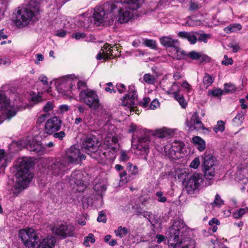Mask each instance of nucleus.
Returning <instances> with one entry per match:
<instances>
[{
    "mask_svg": "<svg viewBox=\"0 0 248 248\" xmlns=\"http://www.w3.org/2000/svg\"><path fill=\"white\" fill-rule=\"evenodd\" d=\"M189 232L183 220H174L167 231L169 244L173 248H195V241L188 237Z\"/></svg>",
    "mask_w": 248,
    "mask_h": 248,
    "instance_id": "f257e3e1",
    "label": "nucleus"
},
{
    "mask_svg": "<svg viewBox=\"0 0 248 248\" xmlns=\"http://www.w3.org/2000/svg\"><path fill=\"white\" fill-rule=\"evenodd\" d=\"M40 5L39 0H31L27 5L18 7L13 13V21L19 28L27 26L37 18L40 12Z\"/></svg>",
    "mask_w": 248,
    "mask_h": 248,
    "instance_id": "f03ea898",
    "label": "nucleus"
},
{
    "mask_svg": "<svg viewBox=\"0 0 248 248\" xmlns=\"http://www.w3.org/2000/svg\"><path fill=\"white\" fill-rule=\"evenodd\" d=\"M19 237L27 248H54L56 239L52 236L40 238L32 228H26L19 232Z\"/></svg>",
    "mask_w": 248,
    "mask_h": 248,
    "instance_id": "7ed1b4c3",
    "label": "nucleus"
},
{
    "mask_svg": "<svg viewBox=\"0 0 248 248\" xmlns=\"http://www.w3.org/2000/svg\"><path fill=\"white\" fill-rule=\"evenodd\" d=\"M175 129H169L166 127L156 129L155 131H149L147 129L142 130L145 136L139 138V143L135 148V153L137 155H144V158L146 159L149 152V148L152 145L150 135H153L158 138H163L168 137H172L174 134Z\"/></svg>",
    "mask_w": 248,
    "mask_h": 248,
    "instance_id": "20e7f679",
    "label": "nucleus"
},
{
    "mask_svg": "<svg viewBox=\"0 0 248 248\" xmlns=\"http://www.w3.org/2000/svg\"><path fill=\"white\" fill-rule=\"evenodd\" d=\"M33 166V162L28 158H19L14 165L16 169V187L19 190L26 188L33 178L30 168Z\"/></svg>",
    "mask_w": 248,
    "mask_h": 248,
    "instance_id": "39448f33",
    "label": "nucleus"
},
{
    "mask_svg": "<svg viewBox=\"0 0 248 248\" xmlns=\"http://www.w3.org/2000/svg\"><path fill=\"white\" fill-rule=\"evenodd\" d=\"M128 2V0L115 1L111 4L109 7L110 10L109 15H113V14L117 13L116 19L121 24L127 23L133 17L134 13L130 9L134 10Z\"/></svg>",
    "mask_w": 248,
    "mask_h": 248,
    "instance_id": "423d86ee",
    "label": "nucleus"
},
{
    "mask_svg": "<svg viewBox=\"0 0 248 248\" xmlns=\"http://www.w3.org/2000/svg\"><path fill=\"white\" fill-rule=\"evenodd\" d=\"M97 138L93 135L87 136L83 141L82 148L91 156L97 160L103 159L107 157V152H103Z\"/></svg>",
    "mask_w": 248,
    "mask_h": 248,
    "instance_id": "0eeeda50",
    "label": "nucleus"
},
{
    "mask_svg": "<svg viewBox=\"0 0 248 248\" xmlns=\"http://www.w3.org/2000/svg\"><path fill=\"white\" fill-rule=\"evenodd\" d=\"M77 83V88L81 90L86 87V83L78 79L74 75L63 77L57 80L56 86L59 93L68 95L72 93L73 87Z\"/></svg>",
    "mask_w": 248,
    "mask_h": 248,
    "instance_id": "6e6552de",
    "label": "nucleus"
},
{
    "mask_svg": "<svg viewBox=\"0 0 248 248\" xmlns=\"http://www.w3.org/2000/svg\"><path fill=\"white\" fill-rule=\"evenodd\" d=\"M203 161L202 163V169L204 172L205 177L211 180L215 176L216 171L217 167V162L216 157L209 152L206 151L202 155Z\"/></svg>",
    "mask_w": 248,
    "mask_h": 248,
    "instance_id": "1a4fd4ad",
    "label": "nucleus"
},
{
    "mask_svg": "<svg viewBox=\"0 0 248 248\" xmlns=\"http://www.w3.org/2000/svg\"><path fill=\"white\" fill-rule=\"evenodd\" d=\"M17 111V107L11 104L5 92L0 90V118L10 119Z\"/></svg>",
    "mask_w": 248,
    "mask_h": 248,
    "instance_id": "9d476101",
    "label": "nucleus"
},
{
    "mask_svg": "<svg viewBox=\"0 0 248 248\" xmlns=\"http://www.w3.org/2000/svg\"><path fill=\"white\" fill-rule=\"evenodd\" d=\"M79 97L81 101L91 109L96 110L100 106L98 96L93 90L89 89L83 90L80 92Z\"/></svg>",
    "mask_w": 248,
    "mask_h": 248,
    "instance_id": "9b49d317",
    "label": "nucleus"
},
{
    "mask_svg": "<svg viewBox=\"0 0 248 248\" xmlns=\"http://www.w3.org/2000/svg\"><path fill=\"white\" fill-rule=\"evenodd\" d=\"M85 158V155L81 153L77 145H73L66 151L65 159L67 164H78Z\"/></svg>",
    "mask_w": 248,
    "mask_h": 248,
    "instance_id": "f8f14e48",
    "label": "nucleus"
},
{
    "mask_svg": "<svg viewBox=\"0 0 248 248\" xmlns=\"http://www.w3.org/2000/svg\"><path fill=\"white\" fill-rule=\"evenodd\" d=\"M127 92L122 99L121 103L123 106L129 108L130 111H134V108L138 104V95L135 86L132 84L129 86Z\"/></svg>",
    "mask_w": 248,
    "mask_h": 248,
    "instance_id": "ddd939ff",
    "label": "nucleus"
},
{
    "mask_svg": "<svg viewBox=\"0 0 248 248\" xmlns=\"http://www.w3.org/2000/svg\"><path fill=\"white\" fill-rule=\"evenodd\" d=\"M69 183L74 191L83 192L87 188V185L82 180V174L79 171L72 172L69 178Z\"/></svg>",
    "mask_w": 248,
    "mask_h": 248,
    "instance_id": "4468645a",
    "label": "nucleus"
},
{
    "mask_svg": "<svg viewBox=\"0 0 248 248\" xmlns=\"http://www.w3.org/2000/svg\"><path fill=\"white\" fill-rule=\"evenodd\" d=\"M203 181L201 173H195L191 175L186 182V189L187 192L191 194L198 189Z\"/></svg>",
    "mask_w": 248,
    "mask_h": 248,
    "instance_id": "2eb2a0df",
    "label": "nucleus"
},
{
    "mask_svg": "<svg viewBox=\"0 0 248 248\" xmlns=\"http://www.w3.org/2000/svg\"><path fill=\"white\" fill-rule=\"evenodd\" d=\"M184 144L180 141H174L164 146V151L173 159H178L184 148Z\"/></svg>",
    "mask_w": 248,
    "mask_h": 248,
    "instance_id": "dca6fc26",
    "label": "nucleus"
},
{
    "mask_svg": "<svg viewBox=\"0 0 248 248\" xmlns=\"http://www.w3.org/2000/svg\"><path fill=\"white\" fill-rule=\"evenodd\" d=\"M112 16L110 15V16L109 13L105 11L103 7L96 6L94 8L93 16L94 24L97 26H99L107 20L110 22V20H112Z\"/></svg>",
    "mask_w": 248,
    "mask_h": 248,
    "instance_id": "f3484780",
    "label": "nucleus"
},
{
    "mask_svg": "<svg viewBox=\"0 0 248 248\" xmlns=\"http://www.w3.org/2000/svg\"><path fill=\"white\" fill-rule=\"evenodd\" d=\"M118 139L113 134L108 133L105 138L104 141V148L106 150L112 153H116L119 148V144L118 142Z\"/></svg>",
    "mask_w": 248,
    "mask_h": 248,
    "instance_id": "a211bd4d",
    "label": "nucleus"
},
{
    "mask_svg": "<svg viewBox=\"0 0 248 248\" xmlns=\"http://www.w3.org/2000/svg\"><path fill=\"white\" fill-rule=\"evenodd\" d=\"M18 144L21 148H25L31 152L39 153L42 150L41 143L34 139H26L18 142Z\"/></svg>",
    "mask_w": 248,
    "mask_h": 248,
    "instance_id": "6ab92c4d",
    "label": "nucleus"
},
{
    "mask_svg": "<svg viewBox=\"0 0 248 248\" xmlns=\"http://www.w3.org/2000/svg\"><path fill=\"white\" fill-rule=\"evenodd\" d=\"M62 125V121L59 117L54 116L48 119L45 124L46 132L48 134H52L58 131Z\"/></svg>",
    "mask_w": 248,
    "mask_h": 248,
    "instance_id": "aec40b11",
    "label": "nucleus"
},
{
    "mask_svg": "<svg viewBox=\"0 0 248 248\" xmlns=\"http://www.w3.org/2000/svg\"><path fill=\"white\" fill-rule=\"evenodd\" d=\"M67 163L61 158L55 159L48 167V170L54 175H58L65 171Z\"/></svg>",
    "mask_w": 248,
    "mask_h": 248,
    "instance_id": "412c9836",
    "label": "nucleus"
},
{
    "mask_svg": "<svg viewBox=\"0 0 248 248\" xmlns=\"http://www.w3.org/2000/svg\"><path fill=\"white\" fill-rule=\"evenodd\" d=\"M54 230L57 235L65 237L72 235L75 227L72 224H61L55 227Z\"/></svg>",
    "mask_w": 248,
    "mask_h": 248,
    "instance_id": "4be33fe9",
    "label": "nucleus"
},
{
    "mask_svg": "<svg viewBox=\"0 0 248 248\" xmlns=\"http://www.w3.org/2000/svg\"><path fill=\"white\" fill-rule=\"evenodd\" d=\"M186 124L191 130L203 129V124L201 121L199 117V115L197 112H195L191 117L190 120L189 121L187 120Z\"/></svg>",
    "mask_w": 248,
    "mask_h": 248,
    "instance_id": "5701e85b",
    "label": "nucleus"
},
{
    "mask_svg": "<svg viewBox=\"0 0 248 248\" xmlns=\"http://www.w3.org/2000/svg\"><path fill=\"white\" fill-rule=\"evenodd\" d=\"M161 44L166 47H170V50L176 45H179L178 40L173 38L171 36H164L159 39Z\"/></svg>",
    "mask_w": 248,
    "mask_h": 248,
    "instance_id": "b1692460",
    "label": "nucleus"
},
{
    "mask_svg": "<svg viewBox=\"0 0 248 248\" xmlns=\"http://www.w3.org/2000/svg\"><path fill=\"white\" fill-rule=\"evenodd\" d=\"M169 52L173 58H176L177 59L182 60L186 59L187 53L180 48L179 45H176L174 47H172V49L170 50Z\"/></svg>",
    "mask_w": 248,
    "mask_h": 248,
    "instance_id": "393cba45",
    "label": "nucleus"
},
{
    "mask_svg": "<svg viewBox=\"0 0 248 248\" xmlns=\"http://www.w3.org/2000/svg\"><path fill=\"white\" fill-rule=\"evenodd\" d=\"M186 58H189L193 60H200L202 62L209 61V57L195 51H191L187 53Z\"/></svg>",
    "mask_w": 248,
    "mask_h": 248,
    "instance_id": "a878e982",
    "label": "nucleus"
},
{
    "mask_svg": "<svg viewBox=\"0 0 248 248\" xmlns=\"http://www.w3.org/2000/svg\"><path fill=\"white\" fill-rule=\"evenodd\" d=\"M236 174L240 179H246L248 181V164L244 163L239 166Z\"/></svg>",
    "mask_w": 248,
    "mask_h": 248,
    "instance_id": "bb28decb",
    "label": "nucleus"
},
{
    "mask_svg": "<svg viewBox=\"0 0 248 248\" xmlns=\"http://www.w3.org/2000/svg\"><path fill=\"white\" fill-rule=\"evenodd\" d=\"M178 35L183 39H186L191 44H195L197 41L196 36L191 32L180 31Z\"/></svg>",
    "mask_w": 248,
    "mask_h": 248,
    "instance_id": "cd10ccee",
    "label": "nucleus"
},
{
    "mask_svg": "<svg viewBox=\"0 0 248 248\" xmlns=\"http://www.w3.org/2000/svg\"><path fill=\"white\" fill-rule=\"evenodd\" d=\"M192 141L197 148L200 152L203 151L205 149L206 144L205 141L199 136H195L193 138Z\"/></svg>",
    "mask_w": 248,
    "mask_h": 248,
    "instance_id": "c85d7f7f",
    "label": "nucleus"
},
{
    "mask_svg": "<svg viewBox=\"0 0 248 248\" xmlns=\"http://www.w3.org/2000/svg\"><path fill=\"white\" fill-rule=\"evenodd\" d=\"M126 170L131 179H134L139 174L138 168L136 165H133L131 163L128 162L126 166Z\"/></svg>",
    "mask_w": 248,
    "mask_h": 248,
    "instance_id": "c756f323",
    "label": "nucleus"
},
{
    "mask_svg": "<svg viewBox=\"0 0 248 248\" xmlns=\"http://www.w3.org/2000/svg\"><path fill=\"white\" fill-rule=\"evenodd\" d=\"M130 232V230L125 227L119 226L114 230L115 235L121 238L126 236Z\"/></svg>",
    "mask_w": 248,
    "mask_h": 248,
    "instance_id": "7c9ffc66",
    "label": "nucleus"
},
{
    "mask_svg": "<svg viewBox=\"0 0 248 248\" xmlns=\"http://www.w3.org/2000/svg\"><path fill=\"white\" fill-rule=\"evenodd\" d=\"M72 37L76 40L85 39V41L87 42H93L94 40V37L93 35L90 34L89 36H87L85 33L79 32L73 34Z\"/></svg>",
    "mask_w": 248,
    "mask_h": 248,
    "instance_id": "2f4dec72",
    "label": "nucleus"
},
{
    "mask_svg": "<svg viewBox=\"0 0 248 248\" xmlns=\"http://www.w3.org/2000/svg\"><path fill=\"white\" fill-rule=\"evenodd\" d=\"M246 114L245 111H241L239 112L233 119L232 123L235 126H239L242 124Z\"/></svg>",
    "mask_w": 248,
    "mask_h": 248,
    "instance_id": "473e14b6",
    "label": "nucleus"
},
{
    "mask_svg": "<svg viewBox=\"0 0 248 248\" xmlns=\"http://www.w3.org/2000/svg\"><path fill=\"white\" fill-rule=\"evenodd\" d=\"M140 214L147 218L152 225H155L157 223L155 216L151 212L144 211L140 212Z\"/></svg>",
    "mask_w": 248,
    "mask_h": 248,
    "instance_id": "72a5a7b5",
    "label": "nucleus"
},
{
    "mask_svg": "<svg viewBox=\"0 0 248 248\" xmlns=\"http://www.w3.org/2000/svg\"><path fill=\"white\" fill-rule=\"evenodd\" d=\"M146 129H144V130H145ZM142 130H143V129H142V128H138L137 129V125L133 124V123H132L130 126H129V129H128V132L129 133H132L133 132H135L137 130V133L139 135L138 136V139H139V137H140L141 136H145V135L144 134V133L143 132H141L142 131ZM139 143V140H138V143L137 144H138ZM138 144L137 145H135L136 146V147H137Z\"/></svg>",
    "mask_w": 248,
    "mask_h": 248,
    "instance_id": "f704fd0d",
    "label": "nucleus"
},
{
    "mask_svg": "<svg viewBox=\"0 0 248 248\" xmlns=\"http://www.w3.org/2000/svg\"><path fill=\"white\" fill-rule=\"evenodd\" d=\"M104 49H106L107 51H109L111 56H116L119 55V46L116 44L112 46H110L108 45H105Z\"/></svg>",
    "mask_w": 248,
    "mask_h": 248,
    "instance_id": "c9c22d12",
    "label": "nucleus"
},
{
    "mask_svg": "<svg viewBox=\"0 0 248 248\" xmlns=\"http://www.w3.org/2000/svg\"><path fill=\"white\" fill-rule=\"evenodd\" d=\"M242 28L241 25L239 24H234L231 25L224 28V31L227 33H230L232 32H236L240 31Z\"/></svg>",
    "mask_w": 248,
    "mask_h": 248,
    "instance_id": "e433bc0d",
    "label": "nucleus"
},
{
    "mask_svg": "<svg viewBox=\"0 0 248 248\" xmlns=\"http://www.w3.org/2000/svg\"><path fill=\"white\" fill-rule=\"evenodd\" d=\"M214 81V78L209 74L206 73L203 78V85L207 89L213 83Z\"/></svg>",
    "mask_w": 248,
    "mask_h": 248,
    "instance_id": "4c0bfd02",
    "label": "nucleus"
},
{
    "mask_svg": "<svg viewBox=\"0 0 248 248\" xmlns=\"http://www.w3.org/2000/svg\"><path fill=\"white\" fill-rule=\"evenodd\" d=\"M119 176L120 178V183L121 185L125 184L128 182L132 180L128 175V174L124 170L119 173Z\"/></svg>",
    "mask_w": 248,
    "mask_h": 248,
    "instance_id": "58836bf2",
    "label": "nucleus"
},
{
    "mask_svg": "<svg viewBox=\"0 0 248 248\" xmlns=\"http://www.w3.org/2000/svg\"><path fill=\"white\" fill-rule=\"evenodd\" d=\"M225 130V122L222 120L218 121L217 124L213 127V130L215 132H222Z\"/></svg>",
    "mask_w": 248,
    "mask_h": 248,
    "instance_id": "ea45409f",
    "label": "nucleus"
},
{
    "mask_svg": "<svg viewBox=\"0 0 248 248\" xmlns=\"http://www.w3.org/2000/svg\"><path fill=\"white\" fill-rule=\"evenodd\" d=\"M174 97L179 102V104L183 108L186 107L187 103L183 95L179 93H175Z\"/></svg>",
    "mask_w": 248,
    "mask_h": 248,
    "instance_id": "a19ab883",
    "label": "nucleus"
},
{
    "mask_svg": "<svg viewBox=\"0 0 248 248\" xmlns=\"http://www.w3.org/2000/svg\"><path fill=\"white\" fill-rule=\"evenodd\" d=\"M143 80L148 84H154L156 81L155 77L150 74H145L143 76Z\"/></svg>",
    "mask_w": 248,
    "mask_h": 248,
    "instance_id": "79ce46f5",
    "label": "nucleus"
},
{
    "mask_svg": "<svg viewBox=\"0 0 248 248\" xmlns=\"http://www.w3.org/2000/svg\"><path fill=\"white\" fill-rule=\"evenodd\" d=\"M143 1L144 0H128V3L133 10H137L142 4Z\"/></svg>",
    "mask_w": 248,
    "mask_h": 248,
    "instance_id": "37998d69",
    "label": "nucleus"
},
{
    "mask_svg": "<svg viewBox=\"0 0 248 248\" xmlns=\"http://www.w3.org/2000/svg\"><path fill=\"white\" fill-rule=\"evenodd\" d=\"M99 110L98 111V115L102 117L103 119H108L110 114L108 110L103 107H99Z\"/></svg>",
    "mask_w": 248,
    "mask_h": 248,
    "instance_id": "c03bdc74",
    "label": "nucleus"
},
{
    "mask_svg": "<svg viewBox=\"0 0 248 248\" xmlns=\"http://www.w3.org/2000/svg\"><path fill=\"white\" fill-rule=\"evenodd\" d=\"M248 212V208H241L236 211L233 214V217L235 218H241L244 215Z\"/></svg>",
    "mask_w": 248,
    "mask_h": 248,
    "instance_id": "a18cd8bd",
    "label": "nucleus"
},
{
    "mask_svg": "<svg viewBox=\"0 0 248 248\" xmlns=\"http://www.w3.org/2000/svg\"><path fill=\"white\" fill-rule=\"evenodd\" d=\"M224 90L225 93H234L236 91V88L234 84L229 83L224 84Z\"/></svg>",
    "mask_w": 248,
    "mask_h": 248,
    "instance_id": "49530a36",
    "label": "nucleus"
},
{
    "mask_svg": "<svg viewBox=\"0 0 248 248\" xmlns=\"http://www.w3.org/2000/svg\"><path fill=\"white\" fill-rule=\"evenodd\" d=\"M95 241L94 235L93 233H89L87 236L84 237L83 244L86 246H90V242L93 243Z\"/></svg>",
    "mask_w": 248,
    "mask_h": 248,
    "instance_id": "de8ad7c7",
    "label": "nucleus"
},
{
    "mask_svg": "<svg viewBox=\"0 0 248 248\" xmlns=\"http://www.w3.org/2000/svg\"><path fill=\"white\" fill-rule=\"evenodd\" d=\"M179 86L177 82H173L170 88L167 92L168 94H173L174 96L175 93H179Z\"/></svg>",
    "mask_w": 248,
    "mask_h": 248,
    "instance_id": "09e8293b",
    "label": "nucleus"
},
{
    "mask_svg": "<svg viewBox=\"0 0 248 248\" xmlns=\"http://www.w3.org/2000/svg\"><path fill=\"white\" fill-rule=\"evenodd\" d=\"M223 93V91L219 88H216L208 91V94L212 96L218 97Z\"/></svg>",
    "mask_w": 248,
    "mask_h": 248,
    "instance_id": "8fccbe9b",
    "label": "nucleus"
},
{
    "mask_svg": "<svg viewBox=\"0 0 248 248\" xmlns=\"http://www.w3.org/2000/svg\"><path fill=\"white\" fill-rule=\"evenodd\" d=\"M224 204V201L221 199L220 196L217 194L215 196V198L212 205L215 206H220L221 205Z\"/></svg>",
    "mask_w": 248,
    "mask_h": 248,
    "instance_id": "3c124183",
    "label": "nucleus"
},
{
    "mask_svg": "<svg viewBox=\"0 0 248 248\" xmlns=\"http://www.w3.org/2000/svg\"><path fill=\"white\" fill-rule=\"evenodd\" d=\"M116 92L117 91L120 93H124L126 91V88L125 86L120 83H118L115 86Z\"/></svg>",
    "mask_w": 248,
    "mask_h": 248,
    "instance_id": "603ef678",
    "label": "nucleus"
},
{
    "mask_svg": "<svg viewBox=\"0 0 248 248\" xmlns=\"http://www.w3.org/2000/svg\"><path fill=\"white\" fill-rule=\"evenodd\" d=\"M144 43L146 46L149 47L152 49H155L156 47V44L155 42L153 40L145 39Z\"/></svg>",
    "mask_w": 248,
    "mask_h": 248,
    "instance_id": "864d4df0",
    "label": "nucleus"
},
{
    "mask_svg": "<svg viewBox=\"0 0 248 248\" xmlns=\"http://www.w3.org/2000/svg\"><path fill=\"white\" fill-rule=\"evenodd\" d=\"M106 85L107 87L105 88V91L106 92H109L110 93H116V90L115 89V87L113 85L112 82H108L106 84Z\"/></svg>",
    "mask_w": 248,
    "mask_h": 248,
    "instance_id": "5fc2aeb1",
    "label": "nucleus"
},
{
    "mask_svg": "<svg viewBox=\"0 0 248 248\" xmlns=\"http://www.w3.org/2000/svg\"><path fill=\"white\" fill-rule=\"evenodd\" d=\"M163 194L162 191H158L156 193L155 196L157 198V200L158 202H165L167 201V198L163 196Z\"/></svg>",
    "mask_w": 248,
    "mask_h": 248,
    "instance_id": "6e6d98bb",
    "label": "nucleus"
},
{
    "mask_svg": "<svg viewBox=\"0 0 248 248\" xmlns=\"http://www.w3.org/2000/svg\"><path fill=\"white\" fill-rule=\"evenodd\" d=\"M201 5L194 1H191L189 3V10L190 11H196L201 8Z\"/></svg>",
    "mask_w": 248,
    "mask_h": 248,
    "instance_id": "4d7b16f0",
    "label": "nucleus"
},
{
    "mask_svg": "<svg viewBox=\"0 0 248 248\" xmlns=\"http://www.w3.org/2000/svg\"><path fill=\"white\" fill-rule=\"evenodd\" d=\"M54 107L53 103L51 102H48L43 107V110L45 112H49L51 111Z\"/></svg>",
    "mask_w": 248,
    "mask_h": 248,
    "instance_id": "13d9d810",
    "label": "nucleus"
},
{
    "mask_svg": "<svg viewBox=\"0 0 248 248\" xmlns=\"http://www.w3.org/2000/svg\"><path fill=\"white\" fill-rule=\"evenodd\" d=\"M200 164V159L198 157H196L191 162L190 167L193 169H197Z\"/></svg>",
    "mask_w": 248,
    "mask_h": 248,
    "instance_id": "bf43d9fd",
    "label": "nucleus"
},
{
    "mask_svg": "<svg viewBox=\"0 0 248 248\" xmlns=\"http://www.w3.org/2000/svg\"><path fill=\"white\" fill-rule=\"evenodd\" d=\"M97 220L99 222L105 223L107 221V218L105 214L103 211L99 213V216L97 218Z\"/></svg>",
    "mask_w": 248,
    "mask_h": 248,
    "instance_id": "052dcab7",
    "label": "nucleus"
},
{
    "mask_svg": "<svg viewBox=\"0 0 248 248\" xmlns=\"http://www.w3.org/2000/svg\"><path fill=\"white\" fill-rule=\"evenodd\" d=\"M210 35L208 34H201L200 37L197 39L199 42H203L206 43L208 41V39L210 38Z\"/></svg>",
    "mask_w": 248,
    "mask_h": 248,
    "instance_id": "680f3d73",
    "label": "nucleus"
},
{
    "mask_svg": "<svg viewBox=\"0 0 248 248\" xmlns=\"http://www.w3.org/2000/svg\"><path fill=\"white\" fill-rule=\"evenodd\" d=\"M129 156L128 155V153L126 151H123L121 152V155L120 156V160L121 161H126L128 160L129 159Z\"/></svg>",
    "mask_w": 248,
    "mask_h": 248,
    "instance_id": "e2e57ef3",
    "label": "nucleus"
},
{
    "mask_svg": "<svg viewBox=\"0 0 248 248\" xmlns=\"http://www.w3.org/2000/svg\"><path fill=\"white\" fill-rule=\"evenodd\" d=\"M213 244V248H228L225 245L217 241H211Z\"/></svg>",
    "mask_w": 248,
    "mask_h": 248,
    "instance_id": "0e129e2a",
    "label": "nucleus"
},
{
    "mask_svg": "<svg viewBox=\"0 0 248 248\" xmlns=\"http://www.w3.org/2000/svg\"><path fill=\"white\" fill-rule=\"evenodd\" d=\"M159 103L158 101L155 99H154L150 105V108L151 109H155L159 106Z\"/></svg>",
    "mask_w": 248,
    "mask_h": 248,
    "instance_id": "69168bd1",
    "label": "nucleus"
},
{
    "mask_svg": "<svg viewBox=\"0 0 248 248\" xmlns=\"http://www.w3.org/2000/svg\"><path fill=\"white\" fill-rule=\"evenodd\" d=\"M65 136V133L64 131H61L59 132L55 133L54 134V137L55 138H58L59 140H62Z\"/></svg>",
    "mask_w": 248,
    "mask_h": 248,
    "instance_id": "338daca9",
    "label": "nucleus"
},
{
    "mask_svg": "<svg viewBox=\"0 0 248 248\" xmlns=\"http://www.w3.org/2000/svg\"><path fill=\"white\" fill-rule=\"evenodd\" d=\"M150 101H151V100H150V98H149L148 97H146L143 99L142 101L140 102V104L143 107L146 108L148 106V104L150 103Z\"/></svg>",
    "mask_w": 248,
    "mask_h": 248,
    "instance_id": "774afa93",
    "label": "nucleus"
}]
</instances>
